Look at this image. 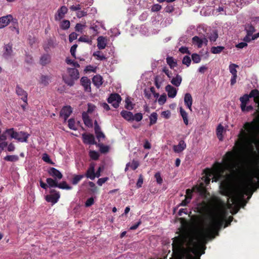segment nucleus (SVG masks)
Listing matches in <instances>:
<instances>
[{"instance_id": "nucleus-1", "label": "nucleus", "mask_w": 259, "mask_h": 259, "mask_svg": "<svg viewBox=\"0 0 259 259\" xmlns=\"http://www.w3.org/2000/svg\"><path fill=\"white\" fill-rule=\"evenodd\" d=\"M244 130L241 129L238 139L235 142L233 151H229L223 157L222 162H216L212 168L204 170V181L206 184L212 182L222 180L220 184L222 194L227 196V207L232 214L236 213L240 207L246 204L245 195L248 196V200L253 192L259 187V164L252 169L246 178L240 183L232 184V179L239 177L241 172L240 163L237 158L238 154L245 145H248L253 151L254 146L258 144L257 135L254 125L246 122Z\"/></svg>"}, {"instance_id": "nucleus-2", "label": "nucleus", "mask_w": 259, "mask_h": 259, "mask_svg": "<svg viewBox=\"0 0 259 259\" xmlns=\"http://www.w3.org/2000/svg\"><path fill=\"white\" fill-rule=\"evenodd\" d=\"M220 228H201L198 233L184 231L173 239L171 244L173 257L174 259H200V256L205 253L207 241L218 235Z\"/></svg>"}, {"instance_id": "nucleus-3", "label": "nucleus", "mask_w": 259, "mask_h": 259, "mask_svg": "<svg viewBox=\"0 0 259 259\" xmlns=\"http://www.w3.org/2000/svg\"><path fill=\"white\" fill-rule=\"evenodd\" d=\"M6 133L12 139H15L20 142H27L29 134L24 132H17L14 128H10L6 130Z\"/></svg>"}, {"instance_id": "nucleus-4", "label": "nucleus", "mask_w": 259, "mask_h": 259, "mask_svg": "<svg viewBox=\"0 0 259 259\" xmlns=\"http://www.w3.org/2000/svg\"><path fill=\"white\" fill-rule=\"evenodd\" d=\"M194 191H197V192L202 194L205 192V190L202 186L198 187L197 186L194 187L192 189H187L185 199L180 203L181 206H186L188 203H190L192 197V193Z\"/></svg>"}, {"instance_id": "nucleus-5", "label": "nucleus", "mask_w": 259, "mask_h": 259, "mask_svg": "<svg viewBox=\"0 0 259 259\" xmlns=\"http://www.w3.org/2000/svg\"><path fill=\"white\" fill-rule=\"evenodd\" d=\"M68 73L70 77L63 76V79L66 84L72 86L74 84V80L79 78V72L75 68H68Z\"/></svg>"}, {"instance_id": "nucleus-6", "label": "nucleus", "mask_w": 259, "mask_h": 259, "mask_svg": "<svg viewBox=\"0 0 259 259\" xmlns=\"http://www.w3.org/2000/svg\"><path fill=\"white\" fill-rule=\"evenodd\" d=\"M121 97L117 94H111L108 99V102L111 104L114 108H116L119 106L121 101Z\"/></svg>"}, {"instance_id": "nucleus-7", "label": "nucleus", "mask_w": 259, "mask_h": 259, "mask_svg": "<svg viewBox=\"0 0 259 259\" xmlns=\"http://www.w3.org/2000/svg\"><path fill=\"white\" fill-rule=\"evenodd\" d=\"M208 40L206 37L200 38L197 36H195L192 38V43L193 45L197 46L198 48H201L203 45H207Z\"/></svg>"}, {"instance_id": "nucleus-8", "label": "nucleus", "mask_w": 259, "mask_h": 259, "mask_svg": "<svg viewBox=\"0 0 259 259\" xmlns=\"http://www.w3.org/2000/svg\"><path fill=\"white\" fill-rule=\"evenodd\" d=\"M67 8L65 6H62L57 10V13L55 14V20L57 21H60L65 17V15L67 14Z\"/></svg>"}, {"instance_id": "nucleus-9", "label": "nucleus", "mask_w": 259, "mask_h": 259, "mask_svg": "<svg viewBox=\"0 0 259 259\" xmlns=\"http://www.w3.org/2000/svg\"><path fill=\"white\" fill-rule=\"evenodd\" d=\"M96 164L94 162L90 163L89 167L87 170L85 176L92 180H94L96 178L95 167Z\"/></svg>"}, {"instance_id": "nucleus-10", "label": "nucleus", "mask_w": 259, "mask_h": 259, "mask_svg": "<svg viewBox=\"0 0 259 259\" xmlns=\"http://www.w3.org/2000/svg\"><path fill=\"white\" fill-rule=\"evenodd\" d=\"M16 93L19 96L21 99L25 103L27 102V93L19 85H17L16 88Z\"/></svg>"}, {"instance_id": "nucleus-11", "label": "nucleus", "mask_w": 259, "mask_h": 259, "mask_svg": "<svg viewBox=\"0 0 259 259\" xmlns=\"http://www.w3.org/2000/svg\"><path fill=\"white\" fill-rule=\"evenodd\" d=\"M13 17L12 15H8L0 18V29L3 28L9 25Z\"/></svg>"}, {"instance_id": "nucleus-12", "label": "nucleus", "mask_w": 259, "mask_h": 259, "mask_svg": "<svg viewBox=\"0 0 259 259\" xmlns=\"http://www.w3.org/2000/svg\"><path fill=\"white\" fill-rule=\"evenodd\" d=\"M60 198V194L59 192H55V193L48 195L46 196V200L47 201L51 202L55 204L57 202Z\"/></svg>"}, {"instance_id": "nucleus-13", "label": "nucleus", "mask_w": 259, "mask_h": 259, "mask_svg": "<svg viewBox=\"0 0 259 259\" xmlns=\"http://www.w3.org/2000/svg\"><path fill=\"white\" fill-rule=\"evenodd\" d=\"M72 112L71 108L70 106H65L63 107L60 111V116L64 118L66 121Z\"/></svg>"}, {"instance_id": "nucleus-14", "label": "nucleus", "mask_w": 259, "mask_h": 259, "mask_svg": "<svg viewBox=\"0 0 259 259\" xmlns=\"http://www.w3.org/2000/svg\"><path fill=\"white\" fill-rule=\"evenodd\" d=\"M107 43V39L102 36H99L97 38V47L100 50L104 49L106 48Z\"/></svg>"}, {"instance_id": "nucleus-15", "label": "nucleus", "mask_w": 259, "mask_h": 259, "mask_svg": "<svg viewBox=\"0 0 259 259\" xmlns=\"http://www.w3.org/2000/svg\"><path fill=\"white\" fill-rule=\"evenodd\" d=\"M95 132L97 138L99 141L101 140V139H104L105 138L104 134L101 130L100 127L98 124L97 121L95 122Z\"/></svg>"}, {"instance_id": "nucleus-16", "label": "nucleus", "mask_w": 259, "mask_h": 259, "mask_svg": "<svg viewBox=\"0 0 259 259\" xmlns=\"http://www.w3.org/2000/svg\"><path fill=\"white\" fill-rule=\"evenodd\" d=\"M82 85L83 87L84 90L87 92H91V81L87 77H83L80 80Z\"/></svg>"}, {"instance_id": "nucleus-17", "label": "nucleus", "mask_w": 259, "mask_h": 259, "mask_svg": "<svg viewBox=\"0 0 259 259\" xmlns=\"http://www.w3.org/2000/svg\"><path fill=\"white\" fill-rule=\"evenodd\" d=\"M192 101L193 99L191 94L190 93H186L184 97V103L185 105L191 111H192Z\"/></svg>"}, {"instance_id": "nucleus-18", "label": "nucleus", "mask_w": 259, "mask_h": 259, "mask_svg": "<svg viewBox=\"0 0 259 259\" xmlns=\"http://www.w3.org/2000/svg\"><path fill=\"white\" fill-rule=\"evenodd\" d=\"M165 90L167 92L168 97L173 98L176 97L177 93V90L174 87L168 84L166 86Z\"/></svg>"}, {"instance_id": "nucleus-19", "label": "nucleus", "mask_w": 259, "mask_h": 259, "mask_svg": "<svg viewBox=\"0 0 259 259\" xmlns=\"http://www.w3.org/2000/svg\"><path fill=\"white\" fill-rule=\"evenodd\" d=\"M82 138L84 143L89 144H95L96 142L95 137L93 135L91 134H83Z\"/></svg>"}, {"instance_id": "nucleus-20", "label": "nucleus", "mask_w": 259, "mask_h": 259, "mask_svg": "<svg viewBox=\"0 0 259 259\" xmlns=\"http://www.w3.org/2000/svg\"><path fill=\"white\" fill-rule=\"evenodd\" d=\"M6 134L8 135L6 133V131L2 134H0V152L8 145L7 142H6L7 139Z\"/></svg>"}, {"instance_id": "nucleus-21", "label": "nucleus", "mask_w": 259, "mask_h": 259, "mask_svg": "<svg viewBox=\"0 0 259 259\" xmlns=\"http://www.w3.org/2000/svg\"><path fill=\"white\" fill-rule=\"evenodd\" d=\"M186 148V143L184 141L181 140L179 142L178 145L174 146L173 150L176 153H180L183 151Z\"/></svg>"}, {"instance_id": "nucleus-22", "label": "nucleus", "mask_w": 259, "mask_h": 259, "mask_svg": "<svg viewBox=\"0 0 259 259\" xmlns=\"http://www.w3.org/2000/svg\"><path fill=\"white\" fill-rule=\"evenodd\" d=\"M49 174L56 180H60L62 178V174L55 168L52 167L49 170Z\"/></svg>"}, {"instance_id": "nucleus-23", "label": "nucleus", "mask_w": 259, "mask_h": 259, "mask_svg": "<svg viewBox=\"0 0 259 259\" xmlns=\"http://www.w3.org/2000/svg\"><path fill=\"white\" fill-rule=\"evenodd\" d=\"M249 97L248 95L245 94L243 96L240 97V101L241 102L240 107L242 111L245 110V106L249 101Z\"/></svg>"}, {"instance_id": "nucleus-24", "label": "nucleus", "mask_w": 259, "mask_h": 259, "mask_svg": "<svg viewBox=\"0 0 259 259\" xmlns=\"http://www.w3.org/2000/svg\"><path fill=\"white\" fill-rule=\"evenodd\" d=\"M171 83L176 87H179L182 82V78L181 76L179 74H177L176 76H171Z\"/></svg>"}, {"instance_id": "nucleus-25", "label": "nucleus", "mask_w": 259, "mask_h": 259, "mask_svg": "<svg viewBox=\"0 0 259 259\" xmlns=\"http://www.w3.org/2000/svg\"><path fill=\"white\" fill-rule=\"evenodd\" d=\"M120 114L122 117L127 121H132L133 118V114L131 112L123 110L121 112Z\"/></svg>"}, {"instance_id": "nucleus-26", "label": "nucleus", "mask_w": 259, "mask_h": 259, "mask_svg": "<svg viewBox=\"0 0 259 259\" xmlns=\"http://www.w3.org/2000/svg\"><path fill=\"white\" fill-rule=\"evenodd\" d=\"M12 45L10 44L6 45L5 46V52L4 53V57L6 58H8L12 55Z\"/></svg>"}, {"instance_id": "nucleus-27", "label": "nucleus", "mask_w": 259, "mask_h": 259, "mask_svg": "<svg viewBox=\"0 0 259 259\" xmlns=\"http://www.w3.org/2000/svg\"><path fill=\"white\" fill-rule=\"evenodd\" d=\"M84 177L83 175H74L71 180V183L73 185H77Z\"/></svg>"}, {"instance_id": "nucleus-28", "label": "nucleus", "mask_w": 259, "mask_h": 259, "mask_svg": "<svg viewBox=\"0 0 259 259\" xmlns=\"http://www.w3.org/2000/svg\"><path fill=\"white\" fill-rule=\"evenodd\" d=\"M93 82L97 87H99L103 83L102 77L99 75H96L93 78Z\"/></svg>"}, {"instance_id": "nucleus-29", "label": "nucleus", "mask_w": 259, "mask_h": 259, "mask_svg": "<svg viewBox=\"0 0 259 259\" xmlns=\"http://www.w3.org/2000/svg\"><path fill=\"white\" fill-rule=\"evenodd\" d=\"M82 118L84 124L88 127L92 126V123L91 120L90 119L88 113L86 112H83Z\"/></svg>"}, {"instance_id": "nucleus-30", "label": "nucleus", "mask_w": 259, "mask_h": 259, "mask_svg": "<svg viewBox=\"0 0 259 259\" xmlns=\"http://www.w3.org/2000/svg\"><path fill=\"white\" fill-rule=\"evenodd\" d=\"M180 112L181 115L182 116L183 119L184 120V122L186 125H188L189 121L188 118L187 113L181 107L180 108Z\"/></svg>"}, {"instance_id": "nucleus-31", "label": "nucleus", "mask_w": 259, "mask_h": 259, "mask_svg": "<svg viewBox=\"0 0 259 259\" xmlns=\"http://www.w3.org/2000/svg\"><path fill=\"white\" fill-rule=\"evenodd\" d=\"M51 57L48 55H44L40 59V63L42 65H45L50 62Z\"/></svg>"}, {"instance_id": "nucleus-32", "label": "nucleus", "mask_w": 259, "mask_h": 259, "mask_svg": "<svg viewBox=\"0 0 259 259\" xmlns=\"http://www.w3.org/2000/svg\"><path fill=\"white\" fill-rule=\"evenodd\" d=\"M51 80V77L49 76L41 75L40 78V82L44 85L49 84Z\"/></svg>"}, {"instance_id": "nucleus-33", "label": "nucleus", "mask_w": 259, "mask_h": 259, "mask_svg": "<svg viewBox=\"0 0 259 259\" xmlns=\"http://www.w3.org/2000/svg\"><path fill=\"white\" fill-rule=\"evenodd\" d=\"M103 25L102 23L97 21L96 23L93 24L90 27V29L93 30L95 32L98 33L100 27H103Z\"/></svg>"}, {"instance_id": "nucleus-34", "label": "nucleus", "mask_w": 259, "mask_h": 259, "mask_svg": "<svg viewBox=\"0 0 259 259\" xmlns=\"http://www.w3.org/2000/svg\"><path fill=\"white\" fill-rule=\"evenodd\" d=\"M224 130V128L223 126L221 124H219L217 129V134L220 140H223V133Z\"/></svg>"}, {"instance_id": "nucleus-35", "label": "nucleus", "mask_w": 259, "mask_h": 259, "mask_svg": "<svg viewBox=\"0 0 259 259\" xmlns=\"http://www.w3.org/2000/svg\"><path fill=\"white\" fill-rule=\"evenodd\" d=\"M238 67V66L235 64L231 63L229 65V71L232 74V76H237L236 68Z\"/></svg>"}, {"instance_id": "nucleus-36", "label": "nucleus", "mask_w": 259, "mask_h": 259, "mask_svg": "<svg viewBox=\"0 0 259 259\" xmlns=\"http://www.w3.org/2000/svg\"><path fill=\"white\" fill-rule=\"evenodd\" d=\"M4 159L7 161L16 162L19 160V157L16 155H7L4 157Z\"/></svg>"}, {"instance_id": "nucleus-37", "label": "nucleus", "mask_w": 259, "mask_h": 259, "mask_svg": "<svg viewBox=\"0 0 259 259\" xmlns=\"http://www.w3.org/2000/svg\"><path fill=\"white\" fill-rule=\"evenodd\" d=\"M139 166V163L136 161H133L131 163H128L126 164L125 170L126 171L130 167L132 169L135 170Z\"/></svg>"}, {"instance_id": "nucleus-38", "label": "nucleus", "mask_w": 259, "mask_h": 259, "mask_svg": "<svg viewBox=\"0 0 259 259\" xmlns=\"http://www.w3.org/2000/svg\"><path fill=\"white\" fill-rule=\"evenodd\" d=\"M93 56L96 57V59L98 60H106L105 56L101 52L97 51L93 53Z\"/></svg>"}, {"instance_id": "nucleus-39", "label": "nucleus", "mask_w": 259, "mask_h": 259, "mask_svg": "<svg viewBox=\"0 0 259 259\" xmlns=\"http://www.w3.org/2000/svg\"><path fill=\"white\" fill-rule=\"evenodd\" d=\"M47 183L49 185L50 187H57L58 186V181L57 180L53 179L52 178H48L47 179Z\"/></svg>"}, {"instance_id": "nucleus-40", "label": "nucleus", "mask_w": 259, "mask_h": 259, "mask_svg": "<svg viewBox=\"0 0 259 259\" xmlns=\"http://www.w3.org/2000/svg\"><path fill=\"white\" fill-rule=\"evenodd\" d=\"M166 62L171 68H174L177 65V63L175 61L172 57H168L166 58Z\"/></svg>"}, {"instance_id": "nucleus-41", "label": "nucleus", "mask_w": 259, "mask_h": 259, "mask_svg": "<svg viewBox=\"0 0 259 259\" xmlns=\"http://www.w3.org/2000/svg\"><path fill=\"white\" fill-rule=\"evenodd\" d=\"M225 48L222 46L212 47L211 49V52L214 54L220 53Z\"/></svg>"}, {"instance_id": "nucleus-42", "label": "nucleus", "mask_w": 259, "mask_h": 259, "mask_svg": "<svg viewBox=\"0 0 259 259\" xmlns=\"http://www.w3.org/2000/svg\"><path fill=\"white\" fill-rule=\"evenodd\" d=\"M86 26L85 22L83 24L77 23L75 27V30L76 31L82 33V30L86 27Z\"/></svg>"}, {"instance_id": "nucleus-43", "label": "nucleus", "mask_w": 259, "mask_h": 259, "mask_svg": "<svg viewBox=\"0 0 259 259\" xmlns=\"http://www.w3.org/2000/svg\"><path fill=\"white\" fill-rule=\"evenodd\" d=\"M150 123L149 125H151L155 124L157 120V114L155 112H153L150 116Z\"/></svg>"}, {"instance_id": "nucleus-44", "label": "nucleus", "mask_w": 259, "mask_h": 259, "mask_svg": "<svg viewBox=\"0 0 259 259\" xmlns=\"http://www.w3.org/2000/svg\"><path fill=\"white\" fill-rule=\"evenodd\" d=\"M70 25V21L67 20H63L60 24V27L63 30L68 29Z\"/></svg>"}, {"instance_id": "nucleus-45", "label": "nucleus", "mask_w": 259, "mask_h": 259, "mask_svg": "<svg viewBox=\"0 0 259 259\" xmlns=\"http://www.w3.org/2000/svg\"><path fill=\"white\" fill-rule=\"evenodd\" d=\"M109 34L110 35L111 37H115L119 35L120 32L117 28H114L110 30Z\"/></svg>"}, {"instance_id": "nucleus-46", "label": "nucleus", "mask_w": 259, "mask_h": 259, "mask_svg": "<svg viewBox=\"0 0 259 259\" xmlns=\"http://www.w3.org/2000/svg\"><path fill=\"white\" fill-rule=\"evenodd\" d=\"M57 187L60 189L66 190H71L72 189V187L68 186L65 182H63L60 184L58 183Z\"/></svg>"}, {"instance_id": "nucleus-47", "label": "nucleus", "mask_w": 259, "mask_h": 259, "mask_svg": "<svg viewBox=\"0 0 259 259\" xmlns=\"http://www.w3.org/2000/svg\"><path fill=\"white\" fill-rule=\"evenodd\" d=\"M245 30L246 31L247 34L252 35L253 33L255 32V29L254 27H253L251 25H247L245 27Z\"/></svg>"}, {"instance_id": "nucleus-48", "label": "nucleus", "mask_w": 259, "mask_h": 259, "mask_svg": "<svg viewBox=\"0 0 259 259\" xmlns=\"http://www.w3.org/2000/svg\"><path fill=\"white\" fill-rule=\"evenodd\" d=\"M192 60H193V62L195 63H198L201 61V57L199 55L194 53L192 54L191 56Z\"/></svg>"}, {"instance_id": "nucleus-49", "label": "nucleus", "mask_w": 259, "mask_h": 259, "mask_svg": "<svg viewBox=\"0 0 259 259\" xmlns=\"http://www.w3.org/2000/svg\"><path fill=\"white\" fill-rule=\"evenodd\" d=\"M218 37V34L216 31H213L212 33H210V35L208 36L210 41L211 42L215 41Z\"/></svg>"}, {"instance_id": "nucleus-50", "label": "nucleus", "mask_w": 259, "mask_h": 259, "mask_svg": "<svg viewBox=\"0 0 259 259\" xmlns=\"http://www.w3.org/2000/svg\"><path fill=\"white\" fill-rule=\"evenodd\" d=\"M191 62V59L188 56H185L182 60L183 64L186 65L187 67L189 66Z\"/></svg>"}, {"instance_id": "nucleus-51", "label": "nucleus", "mask_w": 259, "mask_h": 259, "mask_svg": "<svg viewBox=\"0 0 259 259\" xmlns=\"http://www.w3.org/2000/svg\"><path fill=\"white\" fill-rule=\"evenodd\" d=\"M143 118V115L141 113H137L133 115L132 121L135 120L137 122L140 121Z\"/></svg>"}, {"instance_id": "nucleus-52", "label": "nucleus", "mask_w": 259, "mask_h": 259, "mask_svg": "<svg viewBox=\"0 0 259 259\" xmlns=\"http://www.w3.org/2000/svg\"><path fill=\"white\" fill-rule=\"evenodd\" d=\"M68 126L73 130H76V127L75 124V121L73 119L71 118L68 120Z\"/></svg>"}, {"instance_id": "nucleus-53", "label": "nucleus", "mask_w": 259, "mask_h": 259, "mask_svg": "<svg viewBox=\"0 0 259 259\" xmlns=\"http://www.w3.org/2000/svg\"><path fill=\"white\" fill-rule=\"evenodd\" d=\"M96 67H94L92 65H88L84 69V71L86 72H96Z\"/></svg>"}, {"instance_id": "nucleus-54", "label": "nucleus", "mask_w": 259, "mask_h": 259, "mask_svg": "<svg viewBox=\"0 0 259 259\" xmlns=\"http://www.w3.org/2000/svg\"><path fill=\"white\" fill-rule=\"evenodd\" d=\"M90 156L92 159L94 160H97L99 158V154L97 152L95 151H91L90 152Z\"/></svg>"}, {"instance_id": "nucleus-55", "label": "nucleus", "mask_w": 259, "mask_h": 259, "mask_svg": "<svg viewBox=\"0 0 259 259\" xmlns=\"http://www.w3.org/2000/svg\"><path fill=\"white\" fill-rule=\"evenodd\" d=\"M87 15V11L85 10H79L76 13V16L77 18H80L82 17H84Z\"/></svg>"}, {"instance_id": "nucleus-56", "label": "nucleus", "mask_w": 259, "mask_h": 259, "mask_svg": "<svg viewBox=\"0 0 259 259\" xmlns=\"http://www.w3.org/2000/svg\"><path fill=\"white\" fill-rule=\"evenodd\" d=\"M166 100V96L165 95H162L160 96L158 100V103L160 105H163L165 103Z\"/></svg>"}, {"instance_id": "nucleus-57", "label": "nucleus", "mask_w": 259, "mask_h": 259, "mask_svg": "<svg viewBox=\"0 0 259 259\" xmlns=\"http://www.w3.org/2000/svg\"><path fill=\"white\" fill-rule=\"evenodd\" d=\"M78 41H81V42H87L89 44H91L92 42V40L91 39H89L88 37L86 36H82L78 38Z\"/></svg>"}, {"instance_id": "nucleus-58", "label": "nucleus", "mask_w": 259, "mask_h": 259, "mask_svg": "<svg viewBox=\"0 0 259 259\" xmlns=\"http://www.w3.org/2000/svg\"><path fill=\"white\" fill-rule=\"evenodd\" d=\"M78 34L75 32H72L69 35V40L70 42H72L74 40L77 39Z\"/></svg>"}, {"instance_id": "nucleus-59", "label": "nucleus", "mask_w": 259, "mask_h": 259, "mask_svg": "<svg viewBox=\"0 0 259 259\" xmlns=\"http://www.w3.org/2000/svg\"><path fill=\"white\" fill-rule=\"evenodd\" d=\"M94 203V200L93 197H91L87 199L85 202V205L86 207H90Z\"/></svg>"}, {"instance_id": "nucleus-60", "label": "nucleus", "mask_w": 259, "mask_h": 259, "mask_svg": "<svg viewBox=\"0 0 259 259\" xmlns=\"http://www.w3.org/2000/svg\"><path fill=\"white\" fill-rule=\"evenodd\" d=\"M161 9V6L159 4H155L152 6L151 11L152 12H158Z\"/></svg>"}, {"instance_id": "nucleus-61", "label": "nucleus", "mask_w": 259, "mask_h": 259, "mask_svg": "<svg viewBox=\"0 0 259 259\" xmlns=\"http://www.w3.org/2000/svg\"><path fill=\"white\" fill-rule=\"evenodd\" d=\"M179 51L182 54H188L189 55L190 54V51L188 50V49L186 47H181L179 49Z\"/></svg>"}, {"instance_id": "nucleus-62", "label": "nucleus", "mask_w": 259, "mask_h": 259, "mask_svg": "<svg viewBox=\"0 0 259 259\" xmlns=\"http://www.w3.org/2000/svg\"><path fill=\"white\" fill-rule=\"evenodd\" d=\"M155 178H156V182L158 184H161L162 183V179L161 178L159 172H156L155 174Z\"/></svg>"}, {"instance_id": "nucleus-63", "label": "nucleus", "mask_w": 259, "mask_h": 259, "mask_svg": "<svg viewBox=\"0 0 259 259\" xmlns=\"http://www.w3.org/2000/svg\"><path fill=\"white\" fill-rule=\"evenodd\" d=\"M89 185L91 188V191L92 192L95 193V192H96L97 191V188L95 184L93 182H89Z\"/></svg>"}, {"instance_id": "nucleus-64", "label": "nucleus", "mask_w": 259, "mask_h": 259, "mask_svg": "<svg viewBox=\"0 0 259 259\" xmlns=\"http://www.w3.org/2000/svg\"><path fill=\"white\" fill-rule=\"evenodd\" d=\"M81 5L79 4L76 5H73L70 7V9L73 11H78L79 10H81Z\"/></svg>"}]
</instances>
